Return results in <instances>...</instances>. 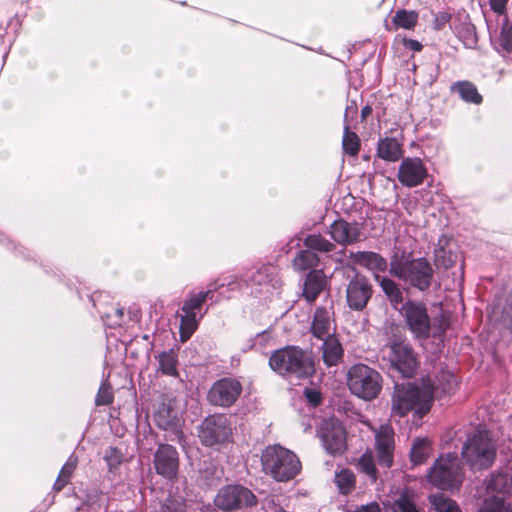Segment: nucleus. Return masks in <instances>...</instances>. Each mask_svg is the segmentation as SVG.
Returning a JSON list of instances; mask_svg holds the SVG:
<instances>
[{"mask_svg": "<svg viewBox=\"0 0 512 512\" xmlns=\"http://www.w3.org/2000/svg\"><path fill=\"white\" fill-rule=\"evenodd\" d=\"M389 273L404 283L420 290H427L432 282L434 270L425 258H409L395 254L389 264Z\"/></svg>", "mask_w": 512, "mask_h": 512, "instance_id": "f257e3e1", "label": "nucleus"}, {"mask_svg": "<svg viewBox=\"0 0 512 512\" xmlns=\"http://www.w3.org/2000/svg\"><path fill=\"white\" fill-rule=\"evenodd\" d=\"M263 470L278 482H286L296 477L301 470L298 457L280 446H268L261 457Z\"/></svg>", "mask_w": 512, "mask_h": 512, "instance_id": "f03ea898", "label": "nucleus"}, {"mask_svg": "<svg viewBox=\"0 0 512 512\" xmlns=\"http://www.w3.org/2000/svg\"><path fill=\"white\" fill-rule=\"evenodd\" d=\"M269 365L280 375H294L297 378L309 377L315 371L311 356L294 346L275 351L269 358Z\"/></svg>", "mask_w": 512, "mask_h": 512, "instance_id": "7ed1b4c3", "label": "nucleus"}, {"mask_svg": "<svg viewBox=\"0 0 512 512\" xmlns=\"http://www.w3.org/2000/svg\"><path fill=\"white\" fill-rule=\"evenodd\" d=\"M431 397L411 384L396 385L391 400V417L402 418L414 410L420 417L426 414L431 405Z\"/></svg>", "mask_w": 512, "mask_h": 512, "instance_id": "20e7f679", "label": "nucleus"}, {"mask_svg": "<svg viewBox=\"0 0 512 512\" xmlns=\"http://www.w3.org/2000/svg\"><path fill=\"white\" fill-rule=\"evenodd\" d=\"M462 456L472 470H483L492 466L496 457V446L488 433L478 431L467 438Z\"/></svg>", "mask_w": 512, "mask_h": 512, "instance_id": "39448f33", "label": "nucleus"}, {"mask_svg": "<svg viewBox=\"0 0 512 512\" xmlns=\"http://www.w3.org/2000/svg\"><path fill=\"white\" fill-rule=\"evenodd\" d=\"M347 385L352 394L363 400L375 399L382 389L381 375L371 367L356 364L347 373Z\"/></svg>", "mask_w": 512, "mask_h": 512, "instance_id": "423d86ee", "label": "nucleus"}, {"mask_svg": "<svg viewBox=\"0 0 512 512\" xmlns=\"http://www.w3.org/2000/svg\"><path fill=\"white\" fill-rule=\"evenodd\" d=\"M429 482L440 489H458L464 479V471L457 455L440 456L428 474Z\"/></svg>", "mask_w": 512, "mask_h": 512, "instance_id": "0eeeda50", "label": "nucleus"}, {"mask_svg": "<svg viewBox=\"0 0 512 512\" xmlns=\"http://www.w3.org/2000/svg\"><path fill=\"white\" fill-rule=\"evenodd\" d=\"M382 357L403 377L410 378L416 371V356L411 346L404 341L394 340L385 345L382 349Z\"/></svg>", "mask_w": 512, "mask_h": 512, "instance_id": "6e6552de", "label": "nucleus"}, {"mask_svg": "<svg viewBox=\"0 0 512 512\" xmlns=\"http://www.w3.org/2000/svg\"><path fill=\"white\" fill-rule=\"evenodd\" d=\"M403 317L410 332L420 339H426L430 335V318L427 308L421 301L407 300L397 309Z\"/></svg>", "mask_w": 512, "mask_h": 512, "instance_id": "1a4fd4ad", "label": "nucleus"}, {"mask_svg": "<svg viewBox=\"0 0 512 512\" xmlns=\"http://www.w3.org/2000/svg\"><path fill=\"white\" fill-rule=\"evenodd\" d=\"M232 435L229 418L223 414H214L206 417L199 428V438L202 444L214 446L222 444Z\"/></svg>", "mask_w": 512, "mask_h": 512, "instance_id": "9d476101", "label": "nucleus"}, {"mask_svg": "<svg viewBox=\"0 0 512 512\" xmlns=\"http://www.w3.org/2000/svg\"><path fill=\"white\" fill-rule=\"evenodd\" d=\"M256 503V497L247 488L241 485H227L222 487L214 498V504L222 511H232Z\"/></svg>", "mask_w": 512, "mask_h": 512, "instance_id": "9b49d317", "label": "nucleus"}, {"mask_svg": "<svg viewBox=\"0 0 512 512\" xmlns=\"http://www.w3.org/2000/svg\"><path fill=\"white\" fill-rule=\"evenodd\" d=\"M319 435L325 450L331 455H341L346 449V432L336 419L324 420Z\"/></svg>", "mask_w": 512, "mask_h": 512, "instance_id": "f8f14e48", "label": "nucleus"}, {"mask_svg": "<svg viewBox=\"0 0 512 512\" xmlns=\"http://www.w3.org/2000/svg\"><path fill=\"white\" fill-rule=\"evenodd\" d=\"M241 392L242 386L239 381L223 378L212 385L207 397L213 405L230 407L238 399Z\"/></svg>", "mask_w": 512, "mask_h": 512, "instance_id": "ddd939ff", "label": "nucleus"}, {"mask_svg": "<svg viewBox=\"0 0 512 512\" xmlns=\"http://www.w3.org/2000/svg\"><path fill=\"white\" fill-rule=\"evenodd\" d=\"M428 170L422 159L418 157H407L399 165L397 179L405 187H417L425 181Z\"/></svg>", "mask_w": 512, "mask_h": 512, "instance_id": "4468645a", "label": "nucleus"}, {"mask_svg": "<svg viewBox=\"0 0 512 512\" xmlns=\"http://www.w3.org/2000/svg\"><path fill=\"white\" fill-rule=\"evenodd\" d=\"M394 430L388 425H381L375 430V450L378 465L384 468H390L393 464L394 456Z\"/></svg>", "mask_w": 512, "mask_h": 512, "instance_id": "2eb2a0df", "label": "nucleus"}, {"mask_svg": "<svg viewBox=\"0 0 512 512\" xmlns=\"http://www.w3.org/2000/svg\"><path fill=\"white\" fill-rule=\"evenodd\" d=\"M372 296V285L363 275L356 274L346 288V300L349 308L360 311L364 309Z\"/></svg>", "mask_w": 512, "mask_h": 512, "instance_id": "dca6fc26", "label": "nucleus"}, {"mask_svg": "<svg viewBox=\"0 0 512 512\" xmlns=\"http://www.w3.org/2000/svg\"><path fill=\"white\" fill-rule=\"evenodd\" d=\"M156 472L167 479L174 478L179 469L177 450L169 444H160L154 454Z\"/></svg>", "mask_w": 512, "mask_h": 512, "instance_id": "f3484780", "label": "nucleus"}, {"mask_svg": "<svg viewBox=\"0 0 512 512\" xmlns=\"http://www.w3.org/2000/svg\"><path fill=\"white\" fill-rule=\"evenodd\" d=\"M154 420L159 428L172 433L173 437H171V440H180L182 435L180 418L178 411L172 406L171 401L166 402L165 399H162L157 404Z\"/></svg>", "mask_w": 512, "mask_h": 512, "instance_id": "a211bd4d", "label": "nucleus"}, {"mask_svg": "<svg viewBox=\"0 0 512 512\" xmlns=\"http://www.w3.org/2000/svg\"><path fill=\"white\" fill-rule=\"evenodd\" d=\"M332 307H318L311 324V332L319 340L334 336Z\"/></svg>", "mask_w": 512, "mask_h": 512, "instance_id": "6ab92c4d", "label": "nucleus"}, {"mask_svg": "<svg viewBox=\"0 0 512 512\" xmlns=\"http://www.w3.org/2000/svg\"><path fill=\"white\" fill-rule=\"evenodd\" d=\"M160 512H201V508L200 503L187 498V494L176 487L175 491H170Z\"/></svg>", "mask_w": 512, "mask_h": 512, "instance_id": "aec40b11", "label": "nucleus"}, {"mask_svg": "<svg viewBox=\"0 0 512 512\" xmlns=\"http://www.w3.org/2000/svg\"><path fill=\"white\" fill-rule=\"evenodd\" d=\"M350 259L358 265L364 266L374 273L385 272L388 267L387 260L380 254L371 251H359L350 254Z\"/></svg>", "mask_w": 512, "mask_h": 512, "instance_id": "412c9836", "label": "nucleus"}, {"mask_svg": "<svg viewBox=\"0 0 512 512\" xmlns=\"http://www.w3.org/2000/svg\"><path fill=\"white\" fill-rule=\"evenodd\" d=\"M330 235L337 243L346 245L358 241L360 231L356 224L338 220L330 226Z\"/></svg>", "mask_w": 512, "mask_h": 512, "instance_id": "4be33fe9", "label": "nucleus"}, {"mask_svg": "<svg viewBox=\"0 0 512 512\" xmlns=\"http://www.w3.org/2000/svg\"><path fill=\"white\" fill-rule=\"evenodd\" d=\"M326 285L325 275L321 270L311 271L304 282L303 296L308 302H313Z\"/></svg>", "mask_w": 512, "mask_h": 512, "instance_id": "5701e85b", "label": "nucleus"}, {"mask_svg": "<svg viewBox=\"0 0 512 512\" xmlns=\"http://www.w3.org/2000/svg\"><path fill=\"white\" fill-rule=\"evenodd\" d=\"M322 357L327 366L337 365L343 357V348L339 340L335 337L322 339Z\"/></svg>", "mask_w": 512, "mask_h": 512, "instance_id": "b1692460", "label": "nucleus"}, {"mask_svg": "<svg viewBox=\"0 0 512 512\" xmlns=\"http://www.w3.org/2000/svg\"><path fill=\"white\" fill-rule=\"evenodd\" d=\"M378 156L386 161L395 162L402 157L401 144L395 138L381 139L377 148Z\"/></svg>", "mask_w": 512, "mask_h": 512, "instance_id": "393cba45", "label": "nucleus"}, {"mask_svg": "<svg viewBox=\"0 0 512 512\" xmlns=\"http://www.w3.org/2000/svg\"><path fill=\"white\" fill-rule=\"evenodd\" d=\"M449 239L446 236H442L438 240L437 247L434 250V263L436 267L448 269L452 267L456 261V255L450 250H446L445 246L448 245Z\"/></svg>", "mask_w": 512, "mask_h": 512, "instance_id": "a878e982", "label": "nucleus"}, {"mask_svg": "<svg viewBox=\"0 0 512 512\" xmlns=\"http://www.w3.org/2000/svg\"><path fill=\"white\" fill-rule=\"evenodd\" d=\"M156 360L158 361V371L162 374L172 377L178 376V358L174 350L163 351L156 356Z\"/></svg>", "mask_w": 512, "mask_h": 512, "instance_id": "bb28decb", "label": "nucleus"}, {"mask_svg": "<svg viewBox=\"0 0 512 512\" xmlns=\"http://www.w3.org/2000/svg\"><path fill=\"white\" fill-rule=\"evenodd\" d=\"M216 289L217 287L214 289L209 288L207 291H202L199 293H191L183 303L181 308L182 312L197 316V311H200L202 305L208 298H211L213 291Z\"/></svg>", "mask_w": 512, "mask_h": 512, "instance_id": "cd10ccee", "label": "nucleus"}, {"mask_svg": "<svg viewBox=\"0 0 512 512\" xmlns=\"http://www.w3.org/2000/svg\"><path fill=\"white\" fill-rule=\"evenodd\" d=\"M376 281L379 283L383 292L389 298L391 304L395 309H398L399 304H403V294L398 285L387 277H380L376 275Z\"/></svg>", "mask_w": 512, "mask_h": 512, "instance_id": "c85d7f7f", "label": "nucleus"}, {"mask_svg": "<svg viewBox=\"0 0 512 512\" xmlns=\"http://www.w3.org/2000/svg\"><path fill=\"white\" fill-rule=\"evenodd\" d=\"M487 490L493 494L492 496L506 499V495L511 492V481L507 475H492L487 483Z\"/></svg>", "mask_w": 512, "mask_h": 512, "instance_id": "c756f323", "label": "nucleus"}, {"mask_svg": "<svg viewBox=\"0 0 512 512\" xmlns=\"http://www.w3.org/2000/svg\"><path fill=\"white\" fill-rule=\"evenodd\" d=\"M428 500L435 512H461L458 504L442 493L431 494Z\"/></svg>", "mask_w": 512, "mask_h": 512, "instance_id": "7c9ffc66", "label": "nucleus"}, {"mask_svg": "<svg viewBox=\"0 0 512 512\" xmlns=\"http://www.w3.org/2000/svg\"><path fill=\"white\" fill-rule=\"evenodd\" d=\"M452 90L457 92L460 98L466 102L479 104L482 101V97L478 93L476 86L470 82H458L452 87Z\"/></svg>", "mask_w": 512, "mask_h": 512, "instance_id": "2f4dec72", "label": "nucleus"}, {"mask_svg": "<svg viewBox=\"0 0 512 512\" xmlns=\"http://www.w3.org/2000/svg\"><path fill=\"white\" fill-rule=\"evenodd\" d=\"M396 29L403 28L407 30L413 29L418 22V13L405 9L398 10L392 20Z\"/></svg>", "mask_w": 512, "mask_h": 512, "instance_id": "473e14b6", "label": "nucleus"}, {"mask_svg": "<svg viewBox=\"0 0 512 512\" xmlns=\"http://www.w3.org/2000/svg\"><path fill=\"white\" fill-rule=\"evenodd\" d=\"M199 324V319L196 315L186 314L181 315L180 318V340L181 342H186L193 333L197 330Z\"/></svg>", "mask_w": 512, "mask_h": 512, "instance_id": "72a5a7b5", "label": "nucleus"}, {"mask_svg": "<svg viewBox=\"0 0 512 512\" xmlns=\"http://www.w3.org/2000/svg\"><path fill=\"white\" fill-rule=\"evenodd\" d=\"M431 445L427 439H416L411 448V461L414 464L423 463L430 455Z\"/></svg>", "mask_w": 512, "mask_h": 512, "instance_id": "f704fd0d", "label": "nucleus"}, {"mask_svg": "<svg viewBox=\"0 0 512 512\" xmlns=\"http://www.w3.org/2000/svg\"><path fill=\"white\" fill-rule=\"evenodd\" d=\"M392 512H419L412 493L405 491L393 501Z\"/></svg>", "mask_w": 512, "mask_h": 512, "instance_id": "c9c22d12", "label": "nucleus"}, {"mask_svg": "<svg viewBox=\"0 0 512 512\" xmlns=\"http://www.w3.org/2000/svg\"><path fill=\"white\" fill-rule=\"evenodd\" d=\"M77 463L78 459L74 455H71L68 458L66 463L61 468L60 473L54 483V489L56 491H60L64 486H66L74 470L76 469Z\"/></svg>", "mask_w": 512, "mask_h": 512, "instance_id": "e433bc0d", "label": "nucleus"}, {"mask_svg": "<svg viewBox=\"0 0 512 512\" xmlns=\"http://www.w3.org/2000/svg\"><path fill=\"white\" fill-rule=\"evenodd\" d=\"M335 483L342 494H349L355 488V475L349 469H342L335 474Z\"/></svg>", "mask_w": 512, "mask_h": 512, "instance_id": "4c0bfd02", "label": "nucleus"}, {"mask_svg": "<svg viewBox=\"0 0 512 512\" xmlns=\"http://www.w3.org/2000/svg\"><path fill=\"white\" fill-rule=\"evenodd\" d=\"M342 147L346 154L356 156L360 150V139L355 132L350 131L349 125L344 126Z\"/></svg>", "mask_w": 512, "mask_h": 512, "instance_id": "58836bf2", "label": "nucleus"}, {"mask_svg": "<svg viewBox=\"0 0 512 512\" xmlns=\"http://www.w3.org/2000/svg\"><path fill=\"white\" fill-rule=\"evenodd\" d=\"M318 264L317 255L310 250L300 251L293 260V267L295 270L304 271L306 269L315 267Z\"/></svg>", "mask_w": 512, "mask_h": 512, "instance_id": "ea45409f", "label": "nucleus"}, {"mask_svg": "<svg viewBox=\"0 0 512 512\" xmlns=\"http://www.w3.org/2000/svg\"><path fill=\"white\" fill-rule=\"evenodd\" d=\"M479 512H512L504 497L491 496L484 500Z\"/></svg>", "mask_w": 512, "mask_h": 512, "instance_id": "a19ab883", "label": "nucleus"}, {"mask_svg": "<svg viewBox=\"0 0 512 512\" xmlns=\"http://www.w3.org/2000/svg\"><path fill=\"white\" fill-rule=\"evenodd\" d=\"M304 244L310 251L330 252L334 249V244L326 240L320 234L308 235L305 238Z\"/></svg>", "mask_w": 512, "mask_h": 512, "instance_id": "79ce46f5", "label": "nucleus"}, {"mask_svg": "<svg viewBox=\"0 0 512 512\" xmlns=\"http://www.w3.org/2000/svg\"><path fill=\"white\" fill-rule=\"evenodd\" d=\"M358 467L361 472L365 473L372 482L377 480V469L375 466L373 455L370 451L365 452L358 461Z\"/></svg>", "mask_w": 512, "mask_h": 512, "instance_id": "37998d69", "label": "nucleus"}, {"mask_svg": "<svg viewBox=\"0 0 512 512\" xmlns=\"http://www.w3.org/2000/svg\"><path fill=\"white\" fill-rule=\"evenodd\" d=\"M114 396L110 385L102 383L96 395L95 404L97 406L109 405L113 402Z\"/></svg>", "mask_w": 512, "mask_h": 512, "instance_id": "c03bdc74", "label": "nucleus"}, {"mask_svg": "<svg viewBox=\"0 0 512 512\" xmlns=\"http://www.w3.org/2000/svg\"><path fill=\"white\" fill-rule=\"evenodd\" d=\"M104 459L107 465L109 466V469L112 470L114 468H117L121 464L122 454L118 449L114 447H109L105 451Z\"/></svg>", "mask_w": 512, "mask_h": 512, "instance_id": "a18cd8bd", "label": "nucleus"}, {"mask_svg": "<svg viewBox=\"0 0 512 512\" xmlns=\"http://www.w3.org/2000/svg\"><path fill=\"white\" fill-rule=\"evenodd\" d=\"M499 41L504 50L512 53V26L502 28Z\"/></svg>", "mask_w": 512, "mask_h": 512, "instance_id": "49530a36", "label": "nucleus"}, {"mask_svg": "<svg viewBox=\"0 0 512 512\" xmlns=\"http://www.w3.org/2000/svg\"><path fill=\"white\" fill-rule=\"evenodd\" d=\"M304 396L308 403L314 407L319 405L321 402V394L317 389L305 388Z\"/></svg>", "mask_w": 512, "mask_h": 512, "instance_id": "de8ad7c7", "label": "nucleus"}, {"mask_svg": "<svg viewBox=\"0 0 512 512\" xmlns=\"http://www.w3.org/2000/svg\"><path fill=\"white\" fill-rule=\"evenodd\" d=\"M349 512H381V507L377 502H370L365 505L357 506L355 509Z\"/></svg>", "mask_w": 512, "mask_h": 512, "instance_id": "09e8293b", "label": "nucleus"}, {"mask_svg": "<svg viewBox=\"0 0 512 512\" xmlns=\"http://www.w3.org/2000/svg\"><path fill=\"white\" fill-rule=\"evenodd\" d=\"M450 18V14L446 12H441L437 14L434 19V28L436 30L442 29L450 21Z\"/></svg>", "mask_w": 512, "mask_h": 512, "instance_id": "8fccbe9b", "label": "nucleus"}, {"mask_svg": "<svg viewBox=\"0 0 512 512\" xmlns=\"http://www.w3.org/2000/svg\"><path fill=\"white\" fill-rule=\"evenodd\" d=\"M509 0H490L491 9L501 15L506 11V6Z\"/></svg>", "mask_w": 512, "mask_h": 512, "instance_id": "3c124183", "label": "nucleus"}, {"mask_svg": "<svg viewBox=\"0 0 512 512\" xmlns=\"http://www.w3.org/2000/svg\"><path fill=\"white\" fill-rule=\"evenodd\" d=\"M404 46L406 48H409L412 51L418 52L422 49V44L418 42L417 40L413 39H404L403 40Z\"/></svg>", "mask_w": 512, "mask_h": 512, "instance_id": "603ef678", "label": "nucleus"}, {"mask_svg": "<svg viewBox=\"0 0 512 512\" xmlns=\"http://www.w3.org/2000/svg\"><path fill=\"white\" fill-rule=\"evenodd\" d=\"M266 276L267 275H265L264 271L259 270L257 271L256 275L253 276V281L258 285H262Z\"/></svg>", "mask_w": 512, "mask_h": 512, "instance_id": "864d4df0", "label": "nucleus"}, {"mask_svg": "<svg viewBox=\"0 0 512 512\" xmlns=\"http://www.w3.org/2000/svg\"><path fill=\"white\" fill-rule=\"evenodd\" d=\"M114 314L115 316L118 318L114 323L113 325H119L120 324V320L122 319L123 315H124V312H123V309H115L114 310Z\"/></svg>", "mask_w": 512, "mask_h": 512, "instance_id": "5fc2aeb1", "label": "nucleus"}, {"mask_svg": "<svg viewBox=\"0 0 512 512\" xmlns=\"http://www.w3.org/2000/svg\"><path fill=\"white\" fill-rule=\"evenodd\" d=\"M372 112V108L368 105L362 108L361 110V117L363 120H365Z\"/></svg>", "mask_w": 512, "mask_h": 512, "instance_id": "6e6d98bb", "label": "nucleus"}, {"mask_svg": "<svg viewBox=\"0 0 512 512\" xmlns=\"http://www.w3.org/2000/svg\"><path fill=\"white\" fill-rule=\"evenodd\" d=\"M357 111V108L355 105H349L346 107V111H345V120L347 119L349 113H356Z\"/></svg>", "mask_w": 512, "mask_h": 512, "instance_id": "4d7b16f0", "label": "nucleus"}, {"mask_svg": "<svg viewBox=\"0 0 512 512\" xmlns=\"http://www.w3.org/2000/svg\"><path fill=\"white\" fill-rule=\"evenodd\" d=\"M446 330V325H441L440 328L433 333L434 336H440Z\"/></svg>", "mask_w": 512, "mask_h": 512, "instance_id": "13d9d810", "label": "nucleus"}]
</instances>
